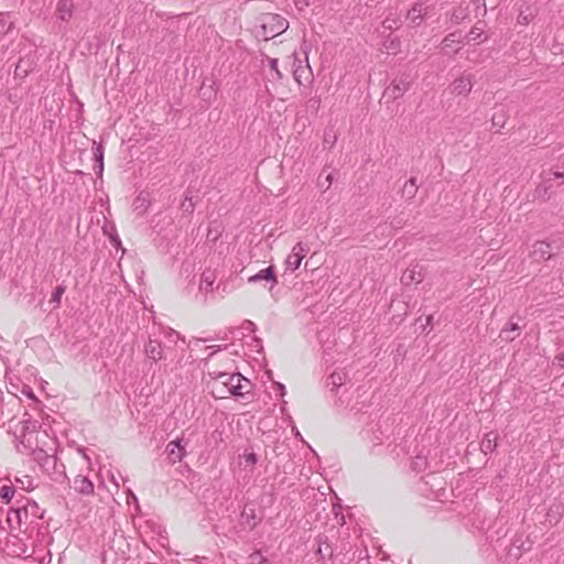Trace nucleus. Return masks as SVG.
Instances as JSON below:
<instances>
[{
  "mask_svg": "<svg viewBox=\"0 0 564 564\" xmlns=\"http://www.w3.org/2000/svg\"><path fill=\"white\" fill-rule=\"evenodd\" d=\"M156 334L162 340V346L165 355L167 356V360L180 364L183 360L187 348L185 338L176 330L164 326H159Z\"/></svg>",
  "mask_w": 564,
  "mask_h": 564,
  "instance_id": "1",
  "label": "nucleus"
},
{
  "mask_svg": "<svg viewBox=\"0 0 564 564\" xmlns=\"http://www.w3.org/2000/svg\"><path fill=\"white\" fill-rule=\"evenodd\" d=\"M209 376L215 380L216 384L224 386L230 394L237 398L248 399V395L251 393V381L240 373L210 371Z\"/></svg>",
  "mask_w": 564,
  "mask_h": 564,
  "instance_id": "2",
  "label": "nucleus"
},
{
  "mask_svg": "<svg viewBox=\"0 0 564 564\" xmlns=\"http://www.w3.org/2000/svg\"><path fill=\"white\" fill-rule=\"evenodd\" d=\"M44 510H42L35 501L28 500L23 506H18L8 513V521L10 523L17 522L20 527L22 524L31 525L36 520L43 518Z\"/></svg>",
  "mask_w": 564,
  "mask_h": 564,
  "instance_id": "3",
  "label": "nucleus"
},
{
  "mask_svg": "<svg viewBox=\"0 0 564 564\" xmlns=\"http://www.w3.org/2000/svg\"><path fill=\"white\" fill-rule=\"evenodd\" d=\"M261 31L259 34L264 39H273L289 28V21L278 13H264L260 18Z\"/></svg>",
  "mask_w": 564,
  "mask_h": 564,
  "instance_id": "4",
  "label": "nucleus"
},
{
  "mask_svg": "<svg viewBox=\"0 0 564 564\" xmlns=\"http://www.w3.org/2000/svg\"><path fill=\"white\" fill-rule=\"evenodd\" d=\"M393 432V423L387 419H380L377 422H370L364 429V437L373 446H379L387 441Z\"/></svg>",
  "mask_w": 564,
  "mask_h": 564,
  "instance_id": "5",
  "label": "nucleus"
},
{
  "mask_svg": "<svg viewBox=\"0 0 564 564\" xmlns=\"http://www.w3.org/2000/svg\"><path fill=\"white\" fill-rule=\"evenodd\" d=\"M144 354L152 362L167 360V356L165 355L162 346V340L159 338L154 329L150 333L149 339L144 345Z\"/></svg>",
  "mask_w": 564,
  "mask_h": 564,
  "instance_id": "6",
  "label": "nucleus"
},
{
  "mask_svg": "<svg viewBox=\"0 0 564 564\" xmlns=\"http://www.w3.org/2000/svg\"><path fill=\"white\" fill-rule=\"evenodd\" d=\"M474 87V75L462 73L449 85L451 94L467 97Z\"/></svg>",
  "mask_w": 564,
  "mask_h": 564,
  "instance_id": "7",
  "label": "nucleus"
},
{
  "mask_svg": "<svg viewBox=\"0 0 564 564\" xmlns=\"http://www.w3.org/2000/svg\"><path fill=\"white\" fill-rule=\"evenodd\" d=\"M308 247L303 242H297L291 253L285 259V267L290 271H295L300 268L302 260L306 257Z\"/></svg>",
  "mask_w": 564,
  "mask_h": 564,
  "instance_id": "8",
  "label": "nucleus"
},
{
  "mask_svg": "<svg viewBox=\"0 0 564 564\" xmlns=\"http://www.w3.org/2000/svg\"><path fill=\"white\" fill-rule=\"evenodd\" d=\"M411 87V79L409 74H402L400 77L392 80L391 85L387 88L386 93L392 98L398 99L404 95Z\"/></svg>",
  "mask_w": 564,
  "mask_h": 564,
  "instance_id": "9",
  "label": "nucleus"
},
{
  "mask_svg": "<svg viewBox=\"0 0 564 564\" xmlns=\"http://www.w3.org/2000/svg\"><path fill=\"white\" fill-rule=\"evenodd\" d=\"M187 441L185 442L183 437L171 441L166 445V453L169 456V459L172 464H176L181 462L186 456V445Z\"/></svg>",
  "mask_w": 564,
  "mask_h": 564,
  "instance_id": "10",
  "label": "nucleus"
},
{
  "mask_svg": "<svg viewBox=\"0 0 564 564\" xmlns=\"http://www.w3.org/2000/svg\"><path fill=\"white\" fill-rule=\"evenodd\" d=\"M32 455L33 459L44 471L50 473L51 470H55L57 468V458L54 455L47 454L44 449H34Z\"/></svg>",
  "mask_w": 564,
  "mask_h": 564,
  "instance_id": "11",
  "label": "nucleus"
},
{
  "mask_svg": "<svg viewBox=\"0 0 564 564\" xmlns=\"http://www.w3.org/2000/svg\"><path fill=\"white\" fill-rule=\"evenodd\" d=\"M424 269L419 264L409 267L401 275V283L404 285H411L413 283L419 284L424 280Z\"/></svg>",
  "mask_w": 564,
  "mask_h": 564,
  "instance_id": "12",
  "label": "nucleus"
},
{
  "mask_svg": "<svg viewBox=\"0 0 564 564\" xmlns=\"http://www.w3.org/2000/svg\"><path fill=\"white\" fill-rule=\"evenodd\" d=\"M487 517L482 509H475L471 513L464 518L466 527H470L477 531H484L486 529Z\"/></svg>",
  "mask_w": 564,
  "mask_h": 564,
  "instance_id": "13",
  "label": "nucleus"
},
{
  "mask_svg": "<svg viewBox=\"0 0 564 564\" xmlns=\"http://www.w3.org/2000/svg\"><path fill=\"white\" fill-rule=\"evenodd\" d=\"M260 281L270 282V290L273 289L278 284V279L275 275L274 267L270 265L265 269L260 270L258 273L251 275L248 279L249 283H257Z\"/></svg>",
  "mask_w": 564,
  "mask_h": 564,
  "instance_id": "14",
  "label": "nucleus"
},
{
  "mask_svg": "<svg viewBox=\"0 0 564 564\" xmlns=\"http://www.w3.org/2000/svg\"><path fill=\"white\" fill-rule=\"evenodd\" d=\"M108 245L115 249L116 254L120 252V259L118 262V267H120V260L122 259L123 254L126 253V249L122 247L121 240L119 238V235L116 231V228L113 225H110L108 221Z\"/></svg>",
  "mask_w": 564,
  "mask_h": 564,
  "instance_id": "15",
  "label": "nucleus"
},
{
  "mask_svg": "<svg viewBox=\"0 0 564 564\" xmlns=\"http://www.w3.org/2000/svg\"><path fill=\"white\" fill-rule=\"evenodd\" d=\"M427 14V8L424 7L423 3H415L411 10H409L406 19L411 22V24L417 26L420 25Z\"/></svg>",
  "mask_w": 564,
  "mask_h": 564,
  "instance_id": "16",
  "label": "nucleus"
},
{
  "mask_svg": "<svg viewBox=\"0 0 564 564\" xmlns=\"http://www.w3.org/2000/svg\"><path fill=\"white\" fill-rule=\"evenodd\" d=\"M532 256L535 260H547L551 258V245L545 241H536L532 247Z\"/></svg>",
  "mask_w": 564,
  "mask_h": 564,
  "instance_id": "17",
  "label": "nucleus"
},
{
  "mask_svg": "<svg viewBox=\"0 0 564 564\" xmlns=\"http://www.w3.org/2000/svg\"><path fill=\"white\" fill-rule=\"evenodd\" d=\"M463 44V40L460 36H457L455 33L448 34L442 42V51L447 52L448 50L457 53Z\"/></svg>",
  "mask_w": 564,
  "mask_h": 564,
  "instance_id": "18",
  "label": "nucleus"
},
{
  "mask_svg": "<svg viewBox=\"0 0 564 564\" xmlns=\"http://www.w3.org/2000/svg\"><path fill=\"white\" fill-rule=\"evenodd\" d=\"M241 524L248 529H253L259 523L260 519L257 517L256 510L252 508H245L241 512Z\"/></svg>",
  "mask_w": 564,
  "mask_h": 564,
  "instance_id": "19",
  "label": "nucleus"
},
{
  "mask_svg": "<svg viewBox=\"0 0 564 564\" xmlns=\"http://www.w3.org/2000/svg\"><path fill=\"white\" fill-rule=\"evenodd\" d=\"M74 489L79 494L89 495L94 490V485L88 477L78 475L74 480Z\"/></svg>",
  "mask_w": 564,
  "mask_h": 564,
  "instance_id": "20",
  "label": "nucleus"
},
{
  "mask_svg": "<svg viewBox=\"0 0 564 564\" xmlns=\"http://www.w3.org/2000/svg\"><path fill=\"white\" fill-rule=\"evenodd\" d=\"M73 2L72 0H59L56 7V13L58 19L67 21L73 14Z\"/></svg>",
  "mask_w": 564,
  "mask_h": 564,
  "instance_id": "21",
  "label": "nucleus"
},
{
  "mask_svg": "<svg viewBox=\"0 0 564 564\" xmlns=\"http://www.w3.org/2000/svg\"><path fill=\"white\" fill-rule=\"evenodd\" d=\"M498 435L495 432L487 433L480 442V449L484 454L492 453L497 447Z\"/></svg>",
  "mask_w": 564,
  "mask_h": 564,
  "instance_id": "22",
  "label": "nucleus"
},
{
  "mask_svg": "<svg viewBox=\"0 0 564 564\" xmlns=\"http://www.w3.org/2000/svg\"><path fill=\"white\" fill-rule=\"evenodd\" d=\"M215 273L212 270H205L200 275L199 290L210 292L215 283Z\"/></svg>",
  "mask_w": 564,
  "mask_h": 564,
  "instance_id": "23",
  "label": "nucleus"
},
{
  "mask_svg": "<svg viewBox=\"0 0 564 564\" xmlns=\"http://www.w3.org/2000/svg\"><path fill=\"white\" fill-rule=\"evenodd\" d=\"M411 468L416 473H422L429 469L430 463L427 460V456L423 453L416 454L411 462Z\"/></svg>",
  "mask_w": 564,
  "mask_h": 564,
  "instance_id": "24",
  "label": "nucleus"
},
{
  "mask_svg": "<svg viewBox=\"0 0 564 564\" xmlns=\"http://www.w3.org/2000/svg\"><path fill=\"white\" fill-rule=\"evenodd\" d=\"M519 325L517 323H509L505 326L500 332V337L505 341H512L517 336H519Z\"/></svg>",
  "mask_w": 564,
  "mask_h": 564,
  "instance_id": "25",
  "label": "nucleus"
},
{
  "mask_svg": "<svg viewBox=\"0 0 564 564\" xmlns=\"http://www.w3.org/2000/svg\"><path fill=\"white\" fill-rule=\"evenodd\" d=\"M347 380L345 371H334L327 379V386L332 387V391L340 388Z\"/></svg>",
  "mask_w": 564,
  "mask_h": 564,
  "instance_id": "26",
  "label": "nucleus"
},
{
  "mask_svg": "<svg viewBox=\"0 0 564 564\" xmlns=\"http://www.w3.org/2000/svg\"><path fill=\"white\" fill-rule=\"evenodd\" d=\"M383 47L389 54H398L401 51L400 37L389 35L383 42Z\"/></svg>",
  "mask_w": 564,
  "mask_h": 564,
  "instance_id": "27",
  "label": "nucleus"
},
{
  "mask_svg": "<svg viewBox=\"0 0 564 564\" xmlns=\"http://www.w3.org/2000/svg\"><path fill=\"white\" fill-rule=\"evenodd\" d=\"M417 184L414 177L410 178L402 187L401 195L403 198L410 200L415 197L417 193Z\"/></svg>",
  "mask_w": 564,
  "mask_h": 564,
  "instance_id": "28",
  "label": "nucleus"
},
{
  "mask_svg": "<svg viewBox=\"0 0 564 564\" xmlns=\"http://www.w3.org/2000/svg\"><path fill=\"white\" fill-rule=\"evenodd\" d=\"M223 234V226L218 221H212L208 226L206 239L208 242H216Z\"/></svg>",
  "mask_w": 564,
  "mask_h": 564,
  "instance_id": "29",
  "label": "nucleus"
},
{
  "mask_svg": "<svg viewBox=\"0 0 564 564\" xmlns=\"http://www.w3.org/2000/svg\"><path fill=\"white\" fill-rule=\"evenodd\" d=\"M294 79L297 82L299 85H303V80L310 82L312 77V72L310 66L306 68L303 66H297L293 72Z\"/></svg>",
  "mask_w": 564,
  "mask_h": 564,
  "instance_id": "30",
  "label": "nucleus"
},
{
  "mask_svg": "<svg viewBox=\"0 0 564 564\" xmlns=\"http://www.w3.org/2000/svg\"><path fill=\"white\" fill-rule=\"evenodd\" d=\"M150 205L149 200V194L141 192L138 197L134 199L133 206L134 210H137L139 214H142L147 210V208Z\"/></svg>",
  "mask_w": 564,
  "mask_h": 564,
  "instance_id": "31",
  "label": "nucleus"
},
{
  "mask_svg": "<svg viewBox=\"0 0 564 564\" xmlns=\"http://www.w3.org/2000/svg\"><path fill=\"white\" fill-rule=\"evenodd\" d=\"M95 156H96V162H97L96 167H97L98 180H99L100 184H102L104 151H102L101 143H99L97 145Z\"/></svg>",
  "mask_w": 564,
  "mask_h": 564,
  "instance_id": "32",
  "label": "nucleus"
},
{
  "mask_svg": "<svg viewBox=\"0 0 564 564\" xmlns=\"http://www.w3.org/2000/svg\"><path fill=\"white\" fill-rule=\"evenodd\" d=\"M242 459L240 464L243 466V469L251 471L258 462V456L253 452L245 453Z\"/></svg>",
  "mask_w": 564,
  "mask_h": 564,
  "instance_id": "33",
  "label": "nucleus"
},
{
  "mask_svg": "<svg viewBox=\"0 0 564 564\" xmlns=\"http://www.w3.org/2000/svg\"><path fill=\"white\" fill-rule=\"evenodd\" d=\"M535 17V11L528 7L525 10H521L518 15V23L528 25Z\"/></svg>",
  "mask_w": 564,
  "mask_h": 564,
  "instance_id": "34",
  "label": "nucleus"
},
{
  "mask_svg": "<svg viewBox=\"0 0 564 564\" xmlns=\"http://www.w3.org/2000/svg\"><path fill=\"white\" fill-rule=\"evenodd\" d=\"M484 30L482 28H478L475 25L470 32L465 36L467 42H481L486 40V37L482 39Z\"/></svg>",
  "mask_w": 564,
  "mask_h": 564,
  "instance_id": "35",
  "label": "nucleus"
},
{
  "mask_svg": "<svg viewBox=\"0 0 564 564\" xmlns=\"http://www.w3.org/2000/svg\"><path fill=\"white\" fill-rule=\"evenodd\" d=\"M467 17H468L467 8L458 7V8L454 9L452 17H451V21L453 23L458 24V23L463 22Z\"/></svg>",
  "mask_w": 564,
  "mask_h": 564,
  "instance_id": "36",
  "label": "nucleus"
},
{
  "mask_svg": "<svg viewBox=\"0 0 564 564\" xmlns=\"http://www.w3.org/2000/svg\"><path fill=\"white\" fill-rule=\"evenodd\" d=\"M15 494V489L12 486H2L0 488V498L3 502L9 503Z\"/></svg>",
  "mask_w": 564,
  "mask_h": 564,
  "instance_id": "37",
  "label": "nucleus"
},
{
  "mask_svg": "<svg viewBox=\"0 0 564 564\" xmlns=\"http://www.w3.org/2000/svg\"><path fill=\"white\" fill-rule=\"evenodd\" d=\"M318 543H319V545L317 549V554H319L322 558H324L326 556H332V554H333L332 547L329 546L328 543L323 542V538L319 536Z\"/></svg>",
  "mask_w": 564,
  "mask_h": 564,
  "instance_id": "38",
  "label": "nucleus"
},
{
  "mask_svg": "<svg viewBox=\"0 0 564 564\" xmlns=\"http://www.w3.org/2000/svg\"><path fill=\"white\" fill-rule=\"evenodd\" d=\"M12 26V22L9 21L8 13H0V34H6Z\"/></svg>",
  "mask_w": 564,
  "mask_h": 564,
  "instance_id": "39",
  "label": "nucleus"
},
{
  "mask_svg": "<svg viewBox=\"0 0 564 564\" xmlns=\"http://www.w3.org/2000/svg\"><path fill=\"white\" fill-rule=\"evenodd\" d=\"M473 6L475 7L476 17L486 14L487 7L485 0H473Z\"/></svg>",
  "mask_w": 564,
  "mask_h": 564,
  "instance_id": "40",
  "label": "nucleus"
},
{
  "mask_svg": "<svg viewBox=\"0 0 564 564\" xmlns=\"http://www.w3.org/2000/svg\"><path fill=\"white\" fill-rule=\"evenodd\" d=\"M382 25H383L384 29L392 31V30L398 29L400 26V19L399 18H390V17H388L382 22Z\"/></svg>",
  "mask_w": 564,
  "mask_h": 564,
  "instance_id": "41",
  "label": "nucleus"
},
{
  "mask_svg": "<svg viewBox=\"0 0 564 564\" xmlns=\"http://www.w3.org/2000/svg\"><path fill=\"white\" fill-rule=\"evenodd\" d=\"M270 68L275 73V79L279 80L282 78V74L279 69V62L276 58H268Z\"/></svg>",
  "mask_w": 564,
  "mask_h": 564,
  "instance_id": "42",
  "label": "nucleus"
},
{
  "mask_svg": "<svg viewBox=\"0 0 564 564\" xmlns=\"http://www.w3.org/2000/svg\"><path fill=\"white\" fill-rule=\"evenodd\" d=\"M194 207H195V205L191 197H185L184 202L181 205V208L183 209V212L189 213V214L194 212Z\"/></svg>",
  "mask_w": 564,
  "mask_h": 564,
  "instance_id": "43",
  "label": "nucleus"
},
{
  "mask_svg": "<svg viewBox=\"0 0 564 564\" xmlns=\"http://www.w3.org/2000/svg\"><path fill=\"white\" fill-rule=\"evenodd\" d=\"M64 291L65 289L63 286H57L52 294L51 301L59 304L61 296L63 295Z\"/></svg>",
  "mask_w": 564,
  "mask_h": 564,
  "instance_id": "44",
  "label": "nucleus"
},
{
  "mask_svg": "<svg viewBox=\"0 0 564 564\" xmlns=\"http://www.w3.org/2000/svg\"><path fill=\"white\" fill-rule=\"evenodd\" d=\"M333 181H334V177L332 174H328L326 177H325V181H318V186L321 188H323L324 191H327L330 185L333 184Z\"/></svg>",
  "mask_w": 564,
  "mask_h": 564,
  "instance_id": "45",
  "label": "nucleus"
},
{
  "mask_svg": "<svg viewBox=\"0 0 564 564\" xmlns=\"http://www.w3.org/2000/svg\"><path fill=\"white\" fill-rule=\"evenodd\" d=\"M293 1H294L295 7L300 11H303L310 4V0H293Z\"/></svg>",
  "mask_w": 564,
  "mask_h": 564,
  "instance_id": "46",
  "label": "nucleus"
},
{
  "mask_svg": "<svg viewBox=\"0 0 564 564\" xmlns=\"http://www.w3.org/2000/svg\"><path fill=\"white\" fill-rule=\"evenodd\" d=\"M492 124L496 126V127H500L502 128L506 123V119L502 118V119H498L496 116L492 117Z\"/></svg>",
  "mask_w": 564,
  "mask_h": 564,
  "instance_id": "47",
  "label": "nucleus"
},
{
  "mask_svg": "<svg viewBox=\"0 0 564 564\" xmlns=\"http://www.w3.org/2000/svg\"><path fill=\"white\" fill-rule=\"evenodd\" d=\"M276 392L283 397L285 394V387L282 383H275Z\"/></svg>",
  "mask_w": 564,
  "mask_h": 564,
  "instance_id": "48",
  "label": "nucleus"
},
{
  "mask_svg": "<svg viewBox=\"0 0 564 564\" xmlns=\"http://www.w3.org/2000/svg\"><path fill=\"white\" fill-rule=\"evenodd\" d=\"M206 349H212V351L208 355V358H212L216 351L220 350V346H217V349H214V346H208Z\"/></svg>",
  "mask_w": 564,
  "mask_h": 564,
  "instance_id": "49",
  "label": "nucleus"
},
{
  "mask_svg": "<svg viewBox=\"0 0 564 564\" xmlns=\"http://www.w3.org/2000/svg\"><path fill=\"white\" fill-rule=\"evenodd\" d=\"M335 516H336V519H337L338 524L343 525V524L345 523L344 516L341 514V516L339 517V514H338L337 512L335 513Z\"/></svg>",
  "mask_w": 564,
  "mask_h": 564,
  "instance_id": "50",
  "label": "nucleus"
},
{
  "mask_svg": "<svg viewBox=\"0 0 564 564\" xmlns=\"http://www.w3.org/2000/svg\"><path fill=\"white\" fill-rule=\"evenodd\" d=\"M80 453H83V457L90 464V456L87 454L86 449H80Z\"/></svg>",
  "mask_w": 564,
  "mask_h": 564,
  "instance_id": "51",
  "label": "nucleus"
},
{
  "mask_svg": "<svg viewBox=\"0 0 564 564\" xmlns=\"http://www.w3.org/2000/svg\"><path fill=\"white\" fill-rule=\"evenodd\" d=\"M556 359L558 360L560 365L564 367V352L556 356Z\"/></svg>",
  "mask_w": 564,
  "mask_h": 564,
  "instance_id": "52",
  "label": "nucleus"
},
{
  "mask_svg": "<svg viewBox=\"0 0 564 564\" xmlns=\"http://www.w3.org/2000/svg\"><path fill=\"white\" fill-rule=\"evenodd\" d=\"M108 480H111L117 489L119 488V484L117 482V480L113 476H110V477L108 476Z\"/></svg>",
  "mask_w": 564,
  "mask_h": 564,
  "instance_id": "53",
  "label": "nucleus"
},
{
  "mask_svg": "<svg viewBox=\"0 0 564 564\" xmlns=\"http://www.w3.org/2000/svg\"><path fill=\"white\" fill-rule=\"evenodd\" d=\"M336 137H333V140L330 141V138L325 137L324 142L329 143L330 145L335 142Z\"/></svg>",
  "mask_w": 564,
  "mask_h": 564,
  "instance_id": "54",
  "label": "nucleus"
},
{
  "mask_svg": "<svg viewBox=\"0 0 564 564\" xmlns=\"http://www.w3.org/2000/svg\"><path fill=\"white\" fill-rule=\"evenodd\" d=\"M336 137H333V140L330 141V138L325 137L324 142L329 143L330 145L335 142Z\"/></svg>",
  "mask_w": 564,
  "mask_h": 564,
  "instance_id": "55",
  "label": "nucleus"
},
{
  "mask_svg": "<svg viewBox=\"0 0 564 564\" xmlns=\"http://www.w3.org/2000/svg\"><path fill=\"white\" fill-rule=\"evenodd\" d=\"M554 177H555V178H564V173L555 172V173H554Z\"/></svg>",
  "mask_w": 564,
  "mask_h": 564,
  "instance_id": "56",
  "label": "nucleus"
},
{
  "mask_svg": "<svg viewBox=\"0 0 564 564\" xmlns=\"http://www.w3.org/2000/svg\"><path fill=\"white\" fill-rule=\"evenodd\" d=\"M432 321H433V316H432V315H429V316L426 317V324H427V325H429V324H431V323H432Z\"/></svg>",
  "mask_w": 564,
  "mask_h": 564,
  "instance_id": "57",
  "label": "nucleus"
},
{
  "mask_svg": "<svg viewBox=\"0 0 564 564\" xmlns=\"http://www.w3.org/2000/svg\"><path fill=\"white\" fill-rule=\"evenodd\" d=\"M127 495L131 496L132 499L135 500V496L131 492V490L129 488L127 489Z\"/></svg>",
  "mask_w": 564,
  "mask_h": 564,
  "instance_id": "58",
  "label": "nucleus"
},
{
  "mask_svg": "<svg viewBox=\"0 0 564 564\" xmlns=\"http://www.w3.org/2000/svg\"><path fill=\"white\" fill-rule=\"evenodd\" d=\"M101 230L106 235V223L101 226Z\"/></svg>",
  "mask_w": 564,
  "mask_h": 564,
  "instance_id": "59",
  "label": "nucleus"
},
{
  "mask_svg": "<svg viewBox=\"0 0 564 564\" xmlns=\"http://www.w3.org/2000/svg\"><path fill=\"white\" fill-rule=\"evenodd\" d=\"M101 562H102V563H104V562H106V555H105V553H101Z\"/></svg>",
  "mask_w": 564,
  "mask_h": 564,
  "instance_id": "60",
  "label": "nucleus"
},
{
  "mask_svg": "<svg viewBox=\"0 0 564 564\" xmlns=\"http://www.w3.org/2000/svg\"><path fill=\"white\" fill-rule=\"evenodd\" d=\"M26 482H28V485L30 486V485H31V482H32V480H31L29 477H26Z\"/></svg>",
  "mask_w": 564,
  "mask_h": 564,
  "instance_id": "61",
  "label": "nucleus"
},
{
  "mask_svg": "<svg viewBox=\"0 0 564 564\" xmlns=\"http://www.w3.org/2000/svg\"><path fill=\"white\" fill-rule=\"evenodd\" d=\"M17 481H19V479H17ZM20 482H21L23 486L25 485V481L20 480Z\"/></svg>",
  "mask_w": 564,
  "mask_h": 564,
  "instance_id": "62",
  "label": "nucleus"
},
{
  "mask_svg": "<svg viewBox=\"0 0 564 564\" xmlns=\"http://www.w3.org/2000/svg\"><path fill=\"white\" fill-rule=\"evenodd\" d=\"M127 503H130V497L129 496L127 497Z\"/></svg>",
  "mask_w": 564,
  "mask_h": 564,
  "instance_id": "63",
  "label": "nucleus"
},
{
  "mask_svg": "<svg viewBox=\"0 0 564 564\" xmlns=\"http://www.w3.org/2000/svg\"><path fill=\"white\" fill-rule=\"evenodd\" d=\"M127 503H130V497L129 496L127 497Z\"/></svg>",
  "mask_w": 564,
  "mask_h": 564,
  "instance_id": "64",
  "label": "nucleus"
}]
</instances>
